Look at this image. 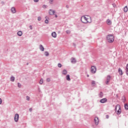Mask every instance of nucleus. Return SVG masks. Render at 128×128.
<instances>
[{"instance_id":"ea45409f","label":"nucleus","mask_w":128,"mask_h":128,"mask_svg":"<svg viewBox=\"0 0 128 128\" xmlns=\"http://www.w3.org/2000/svg\"><path fill=\"white\" fill-rule=\"evenodd\" d=\"M43 8H46V6H43Z\"/></svg>"},{"instance_id":"f257e3e1","label":"nucleus","mask_w":128,"mask_h":128,"mask_svg":"<svg viewBox=\"0 0 128 128\" xmlns=\"http://www.w3.org/2000/svg\"><path fill=\"white\" fill-rule=\"evenodd\" d=\"M80 20L83 24H90L92 22V18L88 15L82 16Z\"/></svg>"},{"instance_id":"2f4dec72","label":"nucleus","mask_w":128,"mask_h":128,"mask_svg":"<svg viewBox=\"0 0 128 128\" xmlns=\"http://www.w3.org/2000/svg\"><path fill=\"white\" fill-rule=\"evenodd\" d=\"M18 88H20L22 86V84H20V83H18Z\"/></svg>"},{"instance_id":"6ab92c4d","label":"nucleus","mask_w":128,"mask_h":128,"mask_svg":"<svg viewBox=\"0 0 128 128\" xmlns=\"http://www.w3.org/2000/svg\"><path fill=\"white\" fill-rule=\"evenodd\" d=\"M106 22L108 24H112V21L110 20H108Z\"/></svg>"},{"instance_id":"2eb2a0df","label":"nucleus","mask_w":128,"mask_h":128,"mask_svg":"<svg viewBox=\"0 0 128 128\" xmlns=\"http://www.w3.org/2000/svg\"><path fill=\"white\" fill-rule=\"evenodd\" d=\"M40 48L42 52H44V48L42 45H40Z\"/></svg>"},{"instance_id":"cd10ccee","label":"nucleus","mask_w":128,"mask_h":128,"mask_svg":"<svg viewBox=\"0 0 128 128\" xmlns=\"http://www.w3.org/2000/svg\"><path fill=\"white\" fill-rule=\"evenodd\" d=\"M66 34H70V30H68L66 31Z\"/></svg>"},{"instance_id":"5701e85b","label":"nucleus","mask_w":128,"mask_h":128,"mask_svg":"<svg viewBox=\"0 0 128 128\" xmlns=\"http://www.w3.org/2000/svg\"><path fill=\"white\" fill-rule=\"evenodd\" d=\"M122 102H126V97H124V96L122 97Z\"/></svg>"},{"instance_id":"bb28decb","label":"nucleus","mask_w":128,"mask_h":128,"mask_svg":"<svg viewBox=\"0 0 128 128\" xmlns=\"http://www.w3.org/2000/svg\"><path fill=\"white\" fill-rule=\"evenodd\" d=\"M48 52H45V56H48Z\"/></svg>"},{"instance_id":"e433bc0d","label":"nucleus","mask_w":128,"mask_h":128,"mask_svg":"<svg viewBox=\"0 0 128 128\" xmlns=\"http://www.w3.org/2000/svg\"><path fill=\"white\" fill-rule=\"evenodd\" d=\"M34 2H38V0H34Z\"/></svg>"},{"instance_id":"f03ea898","label":"nucleus","mask_w":128,"mask_h":128,"mask_svg":"<svg viewBox=\"0 0 128 128\" xmlns=\"http://www.w3.org/2000/svg\"><path fill=\"white\" fill-rule=\"evenodd\" d=\"M115 112L117 114H120L122 112V110L120 109V104H117L115 107Z\"/></svg>"},{"instance_id":"c756f323","label":"nucleus","mask_w":128,"mask_h":128,"mask_svg":"<svg viewBox=\"0 0 128 128\" xmlns=\"http://www.w3.org/2000/svg\"><path fill=\"white\" fill-rule=\"evenodd\" d=\"M38 20H41L42 18H40V16H39V17H38Z\"/></svg>"},{"instance_id":"4be33fe9","label":"nucleus","mask_w":128,"mask_h":128,"mask_svg":"<svg viewBox=\"0 0 128 128\" xmlns=\"http://www.w3.org/2000/svg\"><path fill=\"white\" fill-rule=\"evenodd\" d=\"M99 96L100 98H102V96H104V94L102 92H100V94H99Z\"/></svg>"},{"instance_id":"4468645a","label":"nucleus","mask_w":128,"mask_h":128,"mask_svg":"<svg viewBox=\"0 0 128 128\" xmlns=\"http://www.w3.org/2000/svg\"><path fill=\"white\" fill-rule=\"evenodd\" d=\"M112 6L114 8V12H116V10H118V8L116 7V4H113Z\"/></svg>"},{"instance_id":"37998d69","label":"nucleus","mask_w":128,"mask_h":128,"mask_svg":"<svg viewBox=\"0 0 128 128\" xmlns=\"http://www.w3.org/2000/svg\"><path fill=\"white\" fill-rule=\"evenodd\" d=\"M87 76H88H88H90L88 75Z\"/></svg>"},{"instance_id":"a211bd4d","label":"nucleus","mask_w":128,"mask_h":128,"mask_svg":"<svg viewBox=\"0 0 128 128\" xmlns=\"http://www.w3.org/2000/svg\"><path fill=\"white\" fill-rule=\"evenodd\" d=\"M18 36H22V32L21 31H19L18 32Z\"/></svg>"},{"instance_id":"72a5a7b5","label":"nucleus","mask_w":128,"mask_h":128,"mask_svg":"<svg viewBox=\"0 0 128 128\" xmlns=\"http://www.w3.org/2000/svg\"><path fill=\"white\" fill-rule=\"evenodd\" d=\"M47 80V82H50V78H47V80Z\"/></svg>"},{"instance_id":"a878e982","label":"nucleus","mask_w":128,"mask_h":128,"mask_svg":"<svg viewBox=\"0 0 128 128\" xmlns=\"http://www.w3.org/2000/svg\"><path fill=\"white\" fill-rule=\"evenodd\" d=\"M92 86H94V84H96V81H92Z\"/></svg>"},{"instance_id":"7ed1b4c3","label":"nucleus","mask_w":128,"mask_h":128,"mask_svg":"<svg viewBox=\"0 0 128 128\" xmlns=\"http://www.w3.org/2000/svg\"><path fill=\"white\" fill-rule=\"evenodd\" d=\"M106 40L108 42H112V35H108L106 36Z\"/></svg>"},{"instance_id":"c03bdc74","label":"nucleus","mask_w":128,"mask_h":128,"mask_svg":"<svg viewBox=\"0 0 128 128\" xmlns=\"http://www.w3.org/2000/svg\"><path fill=\"white\" fill-rule=\"evenodd\" d=\"M114 39H113L112 42H114Z\"/></svg>"},{"instance_id":"ddd939ff","label":"nucleus","mask_w":128,"mask_h":128,"mask_svg":"<svg viewBox=\"0 0 128 128\" xmlns=\"http://www.w3.org/2000/svg\"><path fill=\"white\" fill-rule=\"evenodd\" d=\"M11 12H12L13 13V14H16V8H11Z\"/></svg>"},{"instance_id":"aec40b11","label":"nucleus","mask_w":128,"mask_h":128,"mask_svg":"<svg viewBox=\"0 0 128 128\" xmlns=\"http://www.w3.org/2000/svg\"><path fill=\"white\" fill-rule=\"evenodd\" d=\"M66 80H70V75H67L66 76Z\"/></svg>"},{"instance_id":"0eeeda50","label":"nucleus","mask_w":128,"mask_h":128,"mask_svg":"<svg viewBox=\"0 0 128 128\" xmlns=\"http://www.w3.org/2000/svg\"><path fill=\"white\" fill-rule=\"evenodd\" d=\"M111 78H112V77H110V76H107L106 81V84H108V82H110V80Z\"/></svg>"},{"instance_id":"6e6552de","label":"nucleus","mask_w":128,"mask_h":128,"mask_svg":"<svg viewBox=\"0 0 128 128\" xmlns=\"http://www.w3.org/2000/svg\"><path fill=\"white\" fill-rule=\"evenodd\" d=\"M94 122H95V124H96V126H98V118L96 117L94 118Z\"/></svg>"},{"instance_id":"f3484780","label":"nucleus","mask_w":128,"mask_h":128,"mask_svg":"<svg viewBox=\"0 0 128 128\" xmlns=\"http://www.w3.org/2000/svg\"><path fill=\"white\" fill-rule=\"evenodd\" d=\"M124 12H128V6H126L124 8Z\"/></svg>"},{"instance_id":"423d86ee","label":"nucleus","mask_w":128,"mask_h":128,"mask_svg":"<svg viewBox=\"0 0 128 128\" xmlns=\"http://www.w3.org/2000/svg\"><path fill=\"white\" fill-rule=\"evenodd\" d=\"M108 102V99L106 98H104L100 100V102L102 104H104V102Z\"/></svg>"},{"instance_id":"9b49d317","label":"nucleus","mask_w":128,"mask_h":128,"mask_svg":"<svg viewBox=\"0 0 128 128\" xmlns=\"http://www.w3.org/2000/svg\"><path fill=\"white\" fill-rule=\"evenodd\" d=\"M52 36L54 38H56V32H52Z\"/></svg>"},{"instance_id":"f8f14e48","label":"nucleus","mask_w":128,"mask_h":128,"mask_svg":"<svg viewBox=\"0 0 128 128\" xmlns=\"http://www.w3.org/2000/svg\"><path fill=\"white\" fill-rule=\"evenodd\" d=\"M118 72L120 76H122V70L120 68L118 69Z\"/></svg>"},{"instance_id":"de8ad7c7","label":"nucleus","mask_w":128,"mask_h":128,"mask_svg":"<svg viewBox=\"0 0 128 128\" xmlns=\"http://www.w3.org/2000/svg\"><path fill=\"white\" fill-rule=\"evenodd\" d=\"M67 8H68V6H66Z\"/></svg>"},{"instance_id":"4c0bfd02","label":"nucleus","mask_w":128,"mask_h":128,"mask_svg":"<svg viewBox=\"0 0 128 128\" xmlns=\"http://www.w3.org/2000/svg\"><path fill=\"white\" fill-rule=\"evenodd\" d=\"M30 30H32V26H30Z\"/></svg>"},{"instance_id":"49530a36","label":"nucleus","mask_w":128,"mask_h":128,"mask_svg":"<svg viewBox=\"0 0 128 128\" xmlns=\"http://www.w3.org/2000/svg\"><path fill=\"white\" fill-rule=\"evenodd\" d=\"M67 8H68V6H66Z\"/></svg>"},{"instance_id":"20e7f679","label":"nucleus","mask_w":128,"mask_h":128,"mask_svg":"<svg viewBox=\"0 0 128 128\" xmlns=\"http://www.w3.org/2000/svg\"><path fill=\"white\" fill-rule=\"evenodd\" d=\"M96 66H91V72H92V74H96Z\"/></svg>"},{"instance_id":"a19ab883","label":"nucleus","mask_w":128,"mask_h":128,"mask_svg":"<svg viewBox=\"0 0 128 128\" xmlns=\"http://www.w3.org/2000/svg\"><path fill=\"white\" fill-rule=\"evenodd\" d=\"M29 110H30V112H32V109L30 108Z\"/></svg>"},{"instance_id":"58836bf2","label":"nucleus","mask_w":128,"mask_h":128,"mask_svg":"<svg viewBox=\"0 0 128 128\" xmlns=\"http://www.w3.org/2000/svg\"><path fill=\"white\" fill-rule=\"evenodd\" d=\"M108 118V115H106V118Z\"/></svg>"},{"instance_id":"f704fd0d","label":"nucleus","mask_w":128,"mask_h":128,"mask_svg":"<svg viewBox=\"0 0 128 128\" xmlns=\"http://www.w3.org/2000/svg\"><path fill=\"white\" fill-rule=\"evenodd\" d=\"M2 99L0 98V104H2Z\"/></svg>"},{"instance_id":"9d476101","label":"nucleus","mask_w":128,"mask_h":128,"mask_svg":"<svg viewBox=\"0 0 128 128\" xmlns=\"http://www.w3.org/2000/svg\"><path fill=\"white\" fill-rule=\"evenodd\" d=\"M71 62L72 64H76V58H71Z\"/></svg>"},{"instance_id":"dca6fc26","label":"nucleus","mask_w":128,"mask_h":128,"mask_svg":"<svg viewBox=\"0 0 128 128\" xmlns=\"http://www.w3.org/2000/svg\"><path fill=\"white\" fill-rule=\"evenodd\" d=\"M62 74H64V76H66V74H68V71H66V70H63Z\"/></svg>"},{"instance_id":"c85d7f7f","label":"nucleus","mask_w":128,"mask_h":128,"mask_svg":"<svg viewBox=\"0 0 128 128\" xmlns=\"http://www.w3.org/2000/svg\"><path fill=\"white\" fill-rule=\"evenodd\" d=\"M58 68H60L62 66V64H58Z\"/></svg>"},{"instance_id":"393cba45","label":"nucleus","mask_w":128,"mask_h":128,"mask_svg":"<svg viewBox=\"0 0 128 128\" xmlns=\"http://www.w3.org/2000/svg\"><path fill=\"white\" fill-rule=\"evenodd\" d=\"M44 82V80L41 79L40 81V84H42V83Z\"/></svg>"},{"instance_id":"412c9836","label":"nucleus","mask_w":128,"mask_h":128,"mask_svg":"<svg viewBox=\"0 0 128 128\" xmlns=\"http://www.w3.org/2000/svg\"><path fill=\"white\" fill-rule=\"evenodd\" d=\"M124 106L125 110H128V104H124Z\"/></svg>"},{"instance_id":"1a4fd4ad","label":"nucleus","mask_w":128,"mask_h":128,"mask_svg":"<svg viewBox=\"0 0 128 128\" xmlns=\"http://www.w3.org/2000/svg\"><path fill=\"white\" fill-rule=\"evenodd\" d=\"M49 14H50L51 16H52V15L54 14V10H49Z\"/></svg>"},{"instance_id":"c9c22d12","label":"nucleus","mask_w":128,"mask_h":128,"mask_svg":"<svg viewBox=\"0 0 128 128\" xmlns=\"http://www.w3.org/2000/svg\"><path fill=\"white\" fill-rule=\"evenodd\" d=\"M54 2V0H50V3L52 4Z\"/></svg>"},{"instance_id":"39448f33","label":"nucleus","mask_w":128,"mask_h":128,"mask_svg":"<svg viewBox=\"0 0 128 128\" xmlns=\"http://www.w3.org/2000/svg\"><path fill=\"white\" fill-rule=\"evenodd\" d=\"M18 118H20V115L18 114H16L14 116V120L16 122H18Z\"/></svg>"},{"instance_id":"7c9ffc66","label":"nucleus","mask_w":128,"mask_h":128,"mask_svg":"<svg viewBox=\"0 0 128 128\" xmlns=\"http://www.w3.org/2000/svg\"><path fill=\"white\" fill-rule=\"evenodd\" d=\"M45 22L46 24H48V20H45Z\"/></svg>"},{"instance_id":"a18cd8bd","label":"nucleus","mask_w":128,"mask_h":128,"mask_svg":"<svg viewBox=\"0 0 128 128\" xmlns=\"http://www.w3.org/2000/svg\"><path fill=\"white\" fill-rule=\"evenodd\" d=\"M67 8H68V6H66Z\"/></svg>"},{"instance_id":"79ce46f5","label":"nucleus","mask_w":128,"mask_h":128,"mask_svg":"<svg viewBox=\"0 0 128 128\" xmlns=\"http://www.w3.org/2000/svg\"><path fill=\"white\" fill-rule=\"evenodd\" d=\"M56 18H58V16L56 15L55 16Z\"/></svg>"},{"instance_id":"473e14b6","label":"nucleus","mask_w":128,"mask_h":128,"mask_svg":"<svg viewBox=\"0 0 128 128\" xmlns=\"http://www.w3.org/2000/svg\"><path fill=\"white\" fill-rule=\"evenodd\" d=\"M26 100H30V96H26Z\"/></svg>"},{"instance_id":"b1692460","label":"nucleus","mask_w":128,"mask_h":128,"mask_svg":"<svg viewBox=\"0 0 128 128\" xmlns=\"http://www.w3.org/2000/svg\"><path fill=\"white\" fill-rule=\"evenodd\" d=\"M10 80H11V82H14V77L12 76L10 78Z\"/></svg>"}]
</instances>
